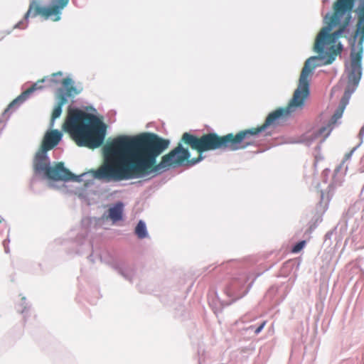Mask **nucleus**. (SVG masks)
<instances>
[{
  "instance_id": "obj_12",
  "label": "nucleus",
  "mask_w": 364,
  "mask_h": 364,
  "mask_svg": "<svg viewBox=\"0 0 364 364\" xmlns=\"http://www.w3.org/2000/svg\"><path fill=\"white\" fill-rule=\"evenodd\" d=\"M109 218L113 221H119L122 218L123 204L122 203H117L114 207L110 208L108 210Z\"/></svg>"
},
{
  "instance_id": "obj_6",
  "label": "nucleus",
  "mask_w": 364,
  "mask_h": 364,
  "mask_svg": "<svg viewBox=\"0 0 364 364\" xmlns=\"http://www.w3.org/2000/svg\"><path fill=\"white\" fill-rule=\"evenodd\" d=\"M355 36L359 37V41L357 46H353L350 53V69L348 73V87H356L361 77L362 68L361 60L363 58V44L364 42V37L362 38V34H357Z\"/></svg>"
},
{
  "instance_id": "obj_5",
  "label": "nucleus",
  "mask_w": 364,
  "mask_h": 364,
  "mask_svg": "<svg viewBox=\"0 0 364 364\" xmlns=\"http://www.w3.org/2000/svg\"><path fill=\"white\" fill-rule=\"evenodd\" d=\"M46 152L41 149L36 153L33 160V169L36 173H43L46 178L55 181L76 180V176L64 167L63 162L50 166Z\"/></svg>"
},
{
  "instance_id": "obj_20",
  "label": "nucleus",
  "mask_w": 364,
  "mask_h": 364,
  "mask_svg": "<svg viewBox=\"0 0 364 364\" xmlns=\"http://www.w3.org/2000/svg\"><path fill=\"white\" fill-rule=\"evenodd\" d=\"M4 220L1 216H0V223H1Z\"/></svg>"
},
{
  "instance_id": "obj_1",
  "label": "nucleus",
  "mask_w": 364,
  "mask_h": 364,
  "mask_svg": "<svg viewBox=\"0 0 364 364\" xmlns=\"http://www.w3.org/2000/svg\"><path fill=\"white\" fill-rule=\"evenodd\" d=\"M168 145V139L153 133L119 136L105 146V160L94 176L106 182L119 181L178 167L188 161L190 152L181 141L156 164L157 156Z\"/></svg>"
},
{
  "instance_id": "obj_14",
  "label": "nucleus",
  "mask_w": 364,
  "mask_h": 364,
  "mask_svg": "<svg viewBox=\"0 0 364 364\" xmlns=\"http://www.w3.org/2000/svg\"><path fill=\"white\" fill-rule=\"evenodd\" d=\"M135 233L139 238H144L146 237V228L144 222L139 221L135 228Z\"/></svg>"
},
{
  "instance_id": "obj_8",
  "label": "nucleus",
  "mask_w": 364,
  "mask_h": 364,
  "mask_svg": "<svg viewBox=\"0 0 364 364\" xmlns=\"http://www.w3.org/2000/svg\"><path fill=\"white\" fill-rule=\"evenodd\" d=\"M68 0H58V4L50 7H41L38 5L31 4L25 14V18L29 16L41 15L46 18L54 17L53 21L60 19V11L68 4Z\"/></svg>"
},
{
  "instance_id": "obj_16",
  "label": "nucleus",
  "mask_w": 364,
  "mask_h": 364,
  "mask_svg": "<svg viewBox=\"0 0 364 364\" xmlns=\"http://www.w3.org/2000/svg\"><path fill=\"white\" fill-rule=\"evenodd\" d=\"M305 244H306V241H304V240H302V241L296 243L292 248V250H291L292 252H294V253L299 252L304 248V247L305 246Z\"/></svg>"
},
{
  "instance_id": "obj_17",
  "label": "nucleus",
  "mask_w": 364,
  "mask_h": 364,
  "mask_svg": "<svg viewBox=\"0 0 364 364\" xmlns=\"http://www.w3.org/2000/svg\"><path fill=\"white\" fill-rule=\"evenodd\" d=\"M265 325H266V321H263V322L260 324V326H258V327L256 328V330H255V334H258V333H259L262 331V330L264 328V327L265 326Z\"/></svg>"
},
{
  "instance_id": "obj_2",
  "label": "nucleus",
  "mask_w": 364,
  "mask_h": 364,
  "mask_svg": "<svg viewBox=\"0 0 364 364\" xmlns=\"http://www.w3.org/2000/svg\"><path fill=\"white\" fill-rule=\"evenodd\" d=\"M309 60L302 68L300 74L299 84L295 90L293 97L288 105L281 107L269 114L264 122L257 127H252L238 132L237 134H228L219 136L216 133L210 132L204 134L201 136H197L189 132H184L181 141L189 146L193 150H196L200 156L191 161V164H196L203 159L201 154L203 152L216 149H228L237 151L244 149L253 145L255 137L268 127H274L279 124L291 113L298 109H302L304 102L309 95V77L311 68Z\"/></svg>"
},
{
  "instance_id": "obj_3",
  "label": "nucleus",
  "mask_w": 364,
  "mask_h": 364,
  "mask_svg": "<svg viewBox=\"0 0 364 364\" xmlns=\"http://www.w3.org/2000/svg\"><path fill=\"white\" fill-rule=\"evenodd\" d=\"M355 0H336L333 5V13L328 14L325 17V22L327 24L323 27L316 36L314 49L320 54V56L309 58V68L311 73L312 70L319 64H314L316 60H324L323 65L331 64L336 56L340 53L341 47L336 48L333 45L336 38L345 30L351 19ZM357 34H362L364 37V6L360 9L356 28Z\"/></svg>"
},
{
  "instance_id": "obj_4",
  "label": "nucleus",
  "mask_w": 364,
  "mask_h": 364,
  "mask_svg": "<svg viewBox=\"0 0 364 364\" xmlns=\"http://www.w3.org/2000/svg\"><path fill=\"white\" fill-rule=\"evenodd\" d=\"M63 130L78 146L94 149L102 144L106 126L96 115L75 108L68 110Z\"/></svg>"
},
{
  "instance_id": "obj_11",
  "label": "nucleus",
  "mask_w": 364,
  "mask_h": 364,
  "mask_svg": "<svg viewBox=\"0 0 364 364\" xmlns=\"http://www.w3.org/2000/svg\"><path fill=\"white\" fill-rule=\"evenodd\" d=\"M44 80H42L41 81H38L36 83L33 84L32 86H31L29 88L26 90L24 92H23L18 97H17L15 100H14L8 106L7 109L5 110V112H7L10 109L13 108L14 107L20 105L23 102H24L31 94H32L34 91L38 89H41L42 86L39 85V83L43 82Z\"/></svg>"
},
{
  "instance_id": "obj_21",
  "label": "nucleus",
  "mask_w": 364,
  "mask_h": 364,
  "mask_svg": "<svg viewBox=\"0 0 364 364\" xmlns=\"http://www.w3.org/2000/svg\"><path fill=\"white\" fill-rule=\"evenodd\" d=\"M53 81L55 82V83H58V81L54 79H53Z\"/></svg>"
},
{
  "instance_id": "obj_19",
  "label": "nucleus",
  "mask_w": 364,
  "mask_h": 364,
  "mask_svg": "<svg viewBox=\"0 0 364 364\" xmlns=\"http://www.w3.org/2000/svg\"><path fill=\"white\" fill-rule=\"evenodd\" d=\"M58 75H60H60H62V73H61L60 72H58V73H53V74L52 75V77H56V76H58Z\"/></svg>"
},
{
  "instance_id": "obj_18",
  "label": "nucleus",
  "mask_w": 364,
  "mask_h": 364,
  "mask_svg": "<svg viewBox=\"0 0 364 364\" xmlns=\"http://www.w3.org/2000/svg\"><path fill=\"white\" fill-rule=\"evenodd\" d=\"M16 28H25L26 27V25H24V23L23 22H19L18 23H17L15 26Z\"/></svg>"
},
{
  "instance_id": "obj_9",
  "label": "nucleus",
  "mask_w": 364,
  "mask_h": 364,
  "mask_svg": "<svg viewBox=\"0 0 364 364\" xmlns=\"http://www.w3.org/2000/svg\"><path fill=\"white\" fill-rule=\"evenodd\" d=\"M61 138L62 134L58 129L48 132L44 136L41 149L46 151L52 149L58 145Z\"/></svg>"
},
{
  "instance_id": "obj_15",
  "label": "nucleus",
  "mask_w": 364,
  "mask_h": 364,
  "mask_svg": "<svg viewBox=\"0 0 364 364\" xmlns=\"http://www.w3.org/2000/svg\"><path fill=\"white\" fill-rule=\"evenodd\" d=\"M343 110L344 106H341L337 109V110L336 111V112L334 113L331 118V123L332 124H334L336 122V121L341 117Z\"/></svg>"
},
{
  "instance_id": "obj_13",
  "label": "nucleus",
  "mask_w": 364,
  "mask_h": 364,
  "mask_svg": "<svg viewBox=\"0 0 364 364\" xmlns=\"http://www.w3.org/2000/svg\"><path fill=\"white\" fill-rule=\"evenodd\" d=\"M333 129L332 124L329 123L326 126L321 127L314 136V139L321 138L322 141L325 140L331 134Z\"/></svg>"
},
{
  "instance_id": "obj_10",
  "label": "nucleus",
  "mask_w": 364,
  "mask_h": 364,
  "mask_svg": "<svg viewBox=\"0 0 364 364\" xmlns=\"http://www.w3.org/2000/svg\"><path fill=\"white\" fill-rule=\"evenodd\" d=\"M248 280L249 278L245 274L237 278H232L225 287V293L229 296H232L235 291L242 289Z\"/></svg>"
},
{
  "instance_id": "obj_7",
  "label": "nucleus",
  "mask_w": 364,
  "mask_h": 364,
  "mask_svg": "<svg viewBox=\"0 0 364 364\" xmlns=\"http://www.w3.org/2000/svg\"><path fill=\"white\" fill-rule=\"evenodd\" d=\"M73 81L70 77L64 78L62 81L63 88L58 89V103L53 110L50 127H53L54 121L62 113V107L67 102V97H74L80 92L73 85Z\"/></svg>"
}]
</instances>
